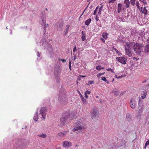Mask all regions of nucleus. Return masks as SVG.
Segmentation results:
<instances>
[{"instance_id": "28", "label": "nucleus", "mask_w": 149, "mask_h": 149, "mask_svg": "<svg viewBox=\"0 0 149 149\" xmlns=\"http://www.w3.org/2000/svg\"><path fill=\"white\" fill-rule=\"evenodd\" d=\"M55 74H56V73L57 72V73H58L60 71V70L58 68H56L55 69Z\"/></svg>"}, {"instance_id": "41", "label": "nucleus", "mask_w": 149, "mask_h": 149, "mask_svg": "<svg viewBox=\"0 0 149 149\" xmlns=\"http://www.w3.org/2000/svg\"><path fill=\"white\" fill-rule=\"evenodd\" d=\"M69 68L70 69V70H71V61L70 60L69 61Z\"/></svg>"}, {"instance_id": "24", "label": "nucleus", "mask_w": 149, "mask_h": 149, "mask_svg": "<svg viewBox=\"0 0 149 149\" xmlns=\"http://www.w3.org/2000/svg\"><path fill=\"white\" fill-rule=\"evenodd\" d=\"M108 34L107 33H102V36L103 38L106 40L107 38Z\"/></svg>"}, {"instance_id": "10", "label": "nucleus", "mask_w": 149, "mask_h": 149, "mask_svg": "<svg viewBox=\"0 0 149 149\" xmlns=\"http://www.w3.org/2000/svg\"><path fill=\"white\" fill-rule=\"evenodd\" d=\"M124 3L125 4L124 6L126 8H127L129 7L130 3L129 0H124Z\"/></svg>"}, {"instance_id": "12", "label": "nucleus", "mask_w": 149, "mask_h": 149, "mask_svg": "<svg viewBox=\"0 0 149 149\" xmlns=\"http://www.w3.org/2000/svg\"><path fill=\"white\" fill-rule=\"evenodd\" d=\"M68 131H65L63 132H61L59 133L58 134V136L61 137H63L66 135Z\"/></svg>"}, {"instance_id": "53", "label": "nucleus", "mask_w": 149, "mask_h": 149, "mask_svg": "<svg viewBox=\"0 0 149 149\" xmlns=\"http://www.w3.org/2000/svg\"><path fill=\"white\" fill-rule=\"evenodd\" d=\"M80 97L81 98V100L84 99V97H83L82 95H81V96H80Z\"/></svg>"}, {"instance_id": "54", "label": "nucleus", "mask_w": 149, "mask_h": 149, "mask_svg": "<svg viewBox=\"0 0 149 149\" xmlns=\"http://www.w3.org/2000/svg\"><path fill=\"white\" fill-rule=\"evenodd\" d=\"M100 39H101V40H102L103 42L104 43V42H105V40H104V39H103V38H100Z\"/></svg>"}, {"instance_id": "20", "label": "nucleus", "mask_w": 149, "mask_h": 149, "mask_svg": "<svg viewBox=\"0 0 149 149\" xmlns=\"http://www.w3.org/2000/svg\"><path fill=\"white\" fill-rule=\"evenodd\" d=\"M126 117L127 119L129 121H130L131 120V115L129 113H127L126 115Z\"/></svg>"}, {"instance_id": "11", "label": "nucleus", "mask_w": 149, "mask_h": 149, "mask_svg": "<svg viewBox=\"0 0 149 149\" xmlns=\"http://www.w3.org/2000/svg\"><path fill=\"white\" fill-rule=\"evenodd\" d=\"M98 113V111L97 110L93 109L91 113V114L92 117H95L97 116Z\"/></svg>"}, {"instance_id": "32", "label": "nucleus", "mask_w": 149, "mask_h": 149, "mask_svg": "<svg viewBox=\"0 0 149 149\" xmlns=\"http://www.w3.org/2000/svg\"><path fill=\"white\" fill-rule=\"evenodd\" d=\"M140 1L142 2L144 5L146 4L147 3L146 0H139Z\"/></svg>"}, {"instance_id": "62", "label": "nucleus", "mask_w": 149, "mask_h": 149, "mask_svg": "<svg viewBox=\"0 0 149 149\" xmlns=\"http://www.w3.org/2000/svg\"><path fill=\"white\" fill-rule=\"evenodd\" d=\"M79 95H80V96H81V95H82V94L80 93H79Z\"/></svg>"}, {"instance_id": "37", "label": "nucleus", "mask_w": 149, "mask_h": 149, "mask_svg": "<svg viewBox=\"0 0 149 149\" xmlns=\"http://www.w3.org/2000/svg\"><path fill=\"white\" fill-rule=\"evenodd\" d=\"M115 76L116 78L117 79H121V78H123V77H124V76L123 75H122L120 76H119L118 77H117V75H116Z\"/></svg>"}, {"instance_id": "2", "label": "nucleus", "mask_w": 149, "mask_h": 149, "mask_svg": "<svg viewBox=\"0 0 149 149\" xmlns=\"http://www.w3.org/2000/svg\"><path fill=\"white\" fill-rule=\"evenodd\" d=\"M70 115V112L68 111L65 112L63 114L62 117L60 118L61 124L60 125V126H61L65 124L66 120Z\"/></svg>"}, {"instance_id": "46", "label": "nucleus", "mask_w": 149, "mask_h": 149, "mask_svg": "<svg viewBox=\"0 0 149 149\" xmlns=\"http://www.w3.org/2000/svg\"><path fill=\"white\" fill-rule=\"evenodd\" d=\"M73 51L74 52H75L77 51V49L76 47H74L73 49Z\"/></svg>"}, {"instance_id": "43", "label": "nucleus", "mask_w": 149, "mask_h": 149, "mask_svg": "<svg viewBox=\"0 0 149 149\" xmlns=\"http://www.w3.org/2000/svg\"><path fill=\"white\" fill-rule=\"evenodd\" d=\"M116 0H111L109 1V3H113Z\"/></svg>"}, {"instance_id": "50", "label": "nucleus", "mask_w": 149, "mask_h": 149, "mask_svg": "<svg viewBox=\"0 0 149 149\" xmlns=\"http://www.w3.org/2000/svg\"><path fill=\"white\" fill-rule=\"evenodd\" d=\"M84 95H85V98L86 99H88V96L87 95V94L84 93Z\"/></svg>"}, {"instance_id": "1", "label": "nucleus", "mask_w": 149, "mask_h": 149, "mask_svg": "<svg viewBox=\"0 0 149 149\" xmlns=\"http://www.w3.org/2000/svg\"><path fill=\"white\" fill-rule=\"evenodd\" d=\"M143 46L141 44L136 43L134 45V50L136 53L140 55L143 52Z\"/></svg>"}, {"instance_id": "48", "label": "nucleus", "mask_w": 149, "mask_h": 149, "mask_svg": "<svg viewBox=\"0 0 149 149\" xmlns=\"http://www.w3.org/2000/svg\"><path fill=\"white\" fill-rule=\"evenodd\" d=\"M66 29L67 30H68L70 27V25H67L66 26Z\"/></svg>"}, {"instance_id": "55", "label": "nucleus", "mask_w": 149, "mask_h": 149, "mask_svg": "<svg viewBox=\"0 0 149 149\" xmlns=\"http://www.w3.org/2000/svg\"><path fill=\"white\" fill-rule=\"evenodd\" d=\"M102 8H103V6H101V7L99 8V10H102Z\"/></svg>"}, {"instance_id": "23", "label": "nucleus", "mask_w": 149, "mask_h": 149, "mask_svg": "<svg viewBox=\"0 0 149 149\" xmlns=\"http://www.w3.org/2000/svg\"><path fill=\"white\" fill-rule=\"evenodd\" d=\"M38 136L42 138H45L47 137V135L46 134H44L43 133H42L38 135Z\"/></svg>"}, {"instance_id": "26", "label": "nucleus", "mask_w": 149, "mask_h": 149, "mask_svg": "<svg viewBox=\"0 0 149 149\" xmlns=\"http://www.w3.org/2000/svg\"><path fill=\"white\" fill-rule=\"evenodd\" d=\"M136 0H130V3L133 6H134Z\"/></svg>"}, {"instance_id": "9", "label": "nucleus", "mask_w": 149, "mask_h": 149, "mask_svg": "<svg viewBox=\"0 0 149 149\" xmlns=\"http://www.w3.org/2000/svg\"><path fill=\"white\" fill-rule=\"evenodd\" d=\"M85 129V127L84 126H79L77 127H75V128L72 129V131L73 132L75 131H78L79 130H84Z\"/></svg>"}, {"instance_id": "5", "label": "nucleus", "mask_w": 149, "mask_h": 149, "mask_svg": "<svg viewBox=\"0 0 149 149\" xmlns=\"http://www.w3.org/2000/svg\"><path fill=\"white\" fill-rule=\"evenodd\" d=\"M116 59L119 62H120L123 64H126V61L127 60V58L125 57H116Z\"/></svg>"}, {"instance_id": "17", "label": "nucleus", "mask_w": 149, "mask_h": 149, "mask_svg": "<svg viewBox=\"0 0 149 149\" xmlns=\"http://www.w3.org/2000/svg\"><path fill=\"white\" fill-rule=\"evenodd\" d=\"M118 13H119L120 12L122 9V5L120 3H118Z\"/></svg>"}, {"instance_id": "61", "label": "nucleus", "mask_w": 149, "mask_h": 149, "mask_svg": "<svg viewBox=\"0 0 149 149\" xmlns=\"http://www.w3.org/2000/svg\"><path fill=\"white\" fill-rule=\"evenodd\" d=\"M148 43H149V37L148 38Z\"/></svg>"}, {"instance_id": "8", "label": "nucleus", "mask_w": 149, "mask_h": 149, "mask_svg": "<svg viewBox=\"0 0 149 149\" xmlns=\"http://www.w3.org/2000/svg\"><path fill=\"white\" fill-rule=\"evenodd\" d=\"M140 9L142 13L143 14L144 16H146L147 15L148 13V10L146 9L145 6L143 8L142 7H141Z\"/></svg>"}, {"instance_id": "59", "label": "nucleus", "mask_w": 149, "mask_h": 149, "mask_svg": "<svg viewBox=\"0 0 149 149\" xmlns=\"http://www.w3.org/2000/svg\"><path fill=\"white\" fill-rule=\"evenodd\" d=\"M37 53H38V56L39 57V55H40L39 53V52H38Z\"/></svg>"}, {"instance_id": "13", "label": "nucleus", "mask_w": 149, "mask_h": 149, "mask_svg": "<svg viewBox=\"0 0 149 149\" xmlns=\"http://www.w3.org/2000/svg\"><path fill=\"white\" fill-rule=\"evenodd\" d=\"M125 50L126 54L128 55L129 56L131 57L132 56V50L125 49Z\"/></svg>"}, {"instance_id": "40", "label": "nucleus", "mask_w": 149, "mask_h": 149, "mask_svg": "<svg viewBox=\"0 0 149 149\" xmlns=\"http://www.w3.org/2000/svg\"><path fill=\"white\" fill-rule=\"evenodd\" d=\"M91 91H89L88 90L86 91L85 92V94H87V95L88 94L89 95L91 93Z\"/></svg>"}, {"instance_id": "31", "label": "nucleus", "mask_w": 149, "mask_h": 149, "mask_svg": "<svg viewBox=\"0 0 149 149\" xmlns=\"http://www.w3.org/2000/svg\"><path fill=\"white\" fill-rule=\"evenodd\" d=\"M94 84V82L93 81H89L87 84L89 85L91 84Z\"/></svg>"}, {"instance_id": "14", "label": "nucleus", "mask_w": 149, "mask_h": 149, "mask_svg": "<svg viewBox=\"0 0 149 149\" xmlns=\"http://www.w3.org/2000/svg\"><path fill=\"white\" fill-rule=\"evenodd\" d=\"M147 92L146 91H143L141 93V97L142 99L145 98L147 95Z\"/></svg>"}, {"instance_id": "52", "label": "nucleus", "mask_w": 149, "mask_h": 149, "mask_svg": "<svg viewBox=\"0 0 149 149\" xmlns=\"http://www.w3.org/2000/svg\"><path fill=\"white\" fill-rule=\"evenodd\" d=\"M113 50H114L116 52V53L117 54H118V52H119L117 50L116 48H114V49Z\"/></svg>"}, {"instance_id": "19", "label": "nucleus", "mask_w": 149, "mask_h": 149, "mask_svg": "<svg viewBox=\"0 0 149 149\" xmlns=\"http://www.w3.org/2000/svg\"><path fill=\"white\" fill-rule=\"evenodd\" d=\"M148 45H146L145 47L144 50L147 53L149 52V43Z\"/></svg>"}, {"instance_id": "63", "label": "nucleus", "mask_w": 149, "mask_h": 149, "mask_svg": "<svg viewBox=\"0 0 149 149\" xmlns=\"http://www.w3.org/2000/svg\"><path fill=\"white\" fill-rule=\"evenodd\" d=\"M114 79H112V82H113V81H114Z\"/></svg>"}, {"instance_id": "64", "label": "nucleus", "mask_w": 149, "mask_h": 149, "mask_svg": "<svg viewBox=\"0 0 149 149\" xmlns=\"http://www.w3.org/2000/svg\"><path fill=\"white\" fill-rule=\"evenodd\" d=\"M56 149H61V148H56Z\"/></svg>"}, {"instance_id": "25", "label": "nucleus", "mask_w": 149, "mask_h": 149, "mask_svg": "<svg viewBox=\"0 0 149 149\" xmlns=\"http://www.w3.org/2000/svg\"><path fill=\"white\" fill-rule=\"evenodd\" d=\"M135 4L136 5V6H137V8L140 10V9L139 6L140 4L139 1H136L135 2Z\"/></svg>"}, {"instance_id": "21", "label": "nucleus", "mask_w": 149, "mask_h": 149, "mask_svg": "<svg viewBox=\"0 0 149 149\" xmlns=\"http://www.w3.org/2000/svg\"><path fill=\"white\" fill-rule=\"evenodd\" d=\"M91 19L90 18H89L85 21V24L88 26L89 25V24L91 23Z\"/></svg>"}, {"instance_id": "42", "label": "nucleus", "mask_w": 149, "mask_h": 149, "mask_svg": "<svg viewBox=\"0 0 149 149\" xmlns=\"http://www.w3.org/2000/svg\"><path fill=\"white\" fill-rule=\"evenodd\" d=\"M115 95H117L119 93V92L118 91H115L113 92Z\"/></svg>"}, {"instance_id": "18", "label": "nucleus", "mask_w": 149, "mask_h": 149, "mask_svg": "<svg viewBox=\"0 0 149 149\" xmlns=\"http://www.w3.org/2000/svg\"><path fill=\"white\" fill-rule=\"evenodd\" d=\"M119 143L120 146H121L125 145L126 141L125 140L122 139L121 140Z\"/></svg>"}, {"instance_id": "58", "label": "nucleus", "mask_w": 149, "mask_h": 149, "mask_svg": "<svg viewBox=\"0 0 149 149\" xmlns=\"http://www.w3.org/2000/svg\"><path fill=\"white\" fill-rule=\"evenodd\" d=\"M146 81H147L146 80H144L142 81V83H144L146 82Z\"/></svg>"}, {"instance_id": "30", "label": "nucleus", "mask_w": 149, "mask_h": 149, "mask_svg": "<svg viewBox=\"0 0 149 149\" xmlns=\"http://www.w3.org/2000/svg\"><path fill=\"white\" fill-rule=\"evenodd\" d=\"M98 6L95 9L94 11L93 15H96V12H97V10H98Z\"/></svg>"}, {"instance_id": "33", "label": "nucleus", "mask_w": 149, "mask_h": 149, "mask_svg": "<svg viewBox=\"0 0 149 149\" xmlns=\"http://www.w3.org/2000/svg\"><path fill=\"white\" fill-rule=\"evenodd\" d=\"M149 145V140L147 141V142H146V143L145 144V147H144L145 148H146V147Z\"/></svg>"}, {"instance_id": "45", "label": "nucleus", "mask_w": 149, "mask_h": 149, "mask_svg": "<svg viewBox=\"0 0 149 149\" xmlns=\"http://www.w3.org/2000/svg\"><path fill=\"white\" fill-rule=\"evenodd\" d=\"M58 60H61L63 62H66V60L64 59H61L60 58H59Z\"/></svg>"}, {"instance_id": "35", "label": "nucleus", "mask_w": 149, "mask_h": 149, "mask_svg": "<svg viewBox=\"0 0 149 149\" xmlns=\"http://www.w3.org/2000/svg\"><path fill=\"white\" fill-rule=\"evenodd\" d=\"M104 73H105L104 72H103L102 73H99V74H97V77L99 78L101 75L104 74Z\"/></svg>"}, {"instance_id": "38", "label": "nucleus", "mask_w": 149, "mask_h": 149, "mask_svg": "<svg viewBox=\"0 0 149 149\" xmlns=\"http://www.w3.org/2000/svg\"><path fill=\"white\" fill-rule=\"evenodd\" d=\"M101 79L103 81H107L106 78V77H102L101 78Z\"/></svg>"}, {"instance_id": "49", "label": "nucleus", "mask_w": 149, "mask_h": 149, "mask_svg": "<svg viewBox=\"0 0 149 149\" xmlns=\"http://www.w3.org/2000/svg\"><path fill=\"white\" fill-rule=\"evenodd\" d=\"M141 99L140 98L139 99V103H138V105L139 106L140 104V102H141Z\"/></svg>"}, {"instance_id": "51", "label": "nucleus", "mask_w": 149, "mask_h": 149, "mask_svg": "<svg viewBox=\"0 0 149 149\" xmlns=\"http://www.w3.org/2000/svg\"><path fill=\"white\" fill-rule=\"evenodd\" d=\"M97 16H98L97 15V14L96 15V17H95V19H96V21H98L99 20V19H98Z\"/></svg>"}, {"instance_id": "7", "label": "nucleus", "mask_w": 149, "mask_h": 149, "mask_svg": "<svg viewBox=\"0 0 149 149\" xmlns=\"http://www.w3.org/2000/svg\"><path fill=\"white\" fill-rule=\"evenodd\" d=\"M72 143L67 141H64L63 143V146L64 148H68L72 146Z\"/></svg>"}, {"instance_id": "34", "label": "nucleus", "mask_w": 149, "mask_h": 149, "mask_svg": "<svg viewBox=\"0 0 149 149\" xmlns=\"http://www.w3.org/2000/svg\"><path fill=\"white\" fill-rule=\"evenodd\" d=\"M106 70L108 71H110L111 72H112L114 73V71L112 69H111V68H108V69H107Z\"/></svg>"}, {"instance_id": "6", "label": "nucleus", "mask_w": 149, "mask_h": 149, "mask_svg": "<svg viewBox=\"0 0 149 149\" xmlns=\"http://www.w3.org/2000/svg\"><path fill=\"white\" fill-rule=\"evenodd\" d=\"M130 106L132 109H134L135 107L136 104L135 101L134 99L133 98L131 99L130 103Z\"/></svg>"}, {"instance_id": "36", "label": "nucleus", "mask_w": 149, "mask_h": 149, "mask_svg": "<svg viewBox=\"0 0 149 149\" xmlns=\"http://www.w3.org/2000/svg\"><path fill=\"white\" fill-rule=\"evenodd\" d=\"M37 113L36 114V116H37V117L36 118H35V116L33 117V118L34 119V120L35 121H37L38 120V116L37 115Z\"/></svg>"}, {"instance_id": "16", "label": "nucleus", "mask_w": 149, "mask_h": 149, "mask_svg": "<svg viewBox=\"0 0 149 149\" xmlns=\"http://www.w3.org/2000/svg\"><path fill=\"white\" fill-rule=\"evenodd\" d=\"M81 33H82V34H81L82 36L81 37V39L82 41H84L86 39V34L84 33V31H82L81 32Z\"/></svg>"}, {"instance_id": "22", "label": "nucleus", "mask_w": 149, "mask_h": 149, "mask_svg": "<svg viewBox=\"0 0 149 149\" xmlns=\"http://www.w3.org/2000/svg\"><path fill=\"white\" fill-rule=\"evenodd\" d=\"M63 26V22L62 21H61V22H58V26L60 28L62 29Z\"/></svg>"}, {"instance_id": "39", "label": "nucleus", "mask_w": 149, "mask_h": 149, "mask_svg": "<svg viewBox=\"0 0 149 149\" xmlns=\"http://www.w3.org/2000/svg\"><path fill=\"white\" fill-rule=\"evenodd\" d=\"M143 109L142 108V107H141V108L139 109V110L138 111V113H142V111Z\"/></svg>"}, {"instance_id": "47", "label": "nucleus", "mask_w": 149, "mask_h": 149, "mask_svg": "<svg viewBox=\"0 0 149 149\" xmlns=\"http://www.w3.org/2000/svg\"><path fill=\"white\" fill-rule=\"evenodd\" d=\"M45 24V26H44V29L45 30L46 27H47L49 25H48V24Z\"/></svg>"}, {"instance_id": "57", "label": "nucleus", "mask_w": 149, "mask_h": 149, "mask_svg": "<svg viewBox=\"0 0 149 149\" xmlns=\"http://www.w3.org/2000/svg\"><path fill=\"white\" fill-rule=\"evenodd\" d=\"M68 30H66V31L65 33V35H66L68 33Z\"/></svg>"}, {"instance_id": "4", "label": "nucleus", "mask_w": 149, "mask_h": 149, "mask_svg": "<svg viewBox=\"0 0 149 149\" xmlns=\"http://www.w3.org/2000/svg\"><path fill=\"white\" fill-rule=\"evenodd\" d=\"M47 111L45 107H43L41 108L40 110V113L42 116V118L45 120Z\"/></svg>"}, {"instance_id": "15", "label": "nucleus", "mask_w": 149, "mask_h": 149, "mask_svg": "<svg viewBox=\"0 0 149 149\" xmlns=\"http://www.w3.org/2000/svg\"><path fill=\"white\" fill-rule=\"evenodd\" d=\"M46 22L45 17H44L41 18V19L40 21V24L42 25L45 24Z\"/></svg>"}, {"instance_id": "56", "label": "nucleus", "mask_w": 149, "mask_h": 149, "mask_svg": "<svg viewBox=\"0 0 149 149\" xmlns=\"http://www.w3.org/2000/svg\"><path fill=\"white\" fill-rule=\"evenodd\" d=\"M102 8H103V6H101V7L99 8V10H102Z\"/></svg>"}, {"instance_id": "27", "label": "nucleus", "mask_w": 149, "mask_h": 149, "mask_svg": "<svg viewBox=\"0 0 149 149\" xmlns=\"http://www.w3.org/2000/svg\"><path fill=\"white\" fill-rule=\"evenodd\" d=\"M104 68V67H101L100 65H98L96 67V69L98 70H100L102 69H103Z\"/></svg>"}, {"instance_id": "44", "label": "nucleus", "mask_w": 149, "mask_h": 149, "mask_svg": "<svg viewBox=\"0 0 149 149\" xmlns=\"http://www.w3.org/2000/svg\"><path fill=\"white\" fill-rule=\"evenodd\" d=\"M102 10H99L98 12V15L99 16L102 13H101Z\"/></svg>"}, {"instance_id": "29", "label": "nucleus", "mask_w": 149, "mask_h": 149, "mask_svg": "<svg viewBox=\"0 0 149 149\" xmlns=\"http://www.w3.org/2000/svg\"><path fill=\"white\" fill-rule=\"evenodd\" d=\"M83 104H86L87 103V101L85 98L81 100Z\"/></svg>"}, {"instance_id": "3", "label": "nucleus", "mask_w": 149, "mask_h": 149, "mask_svg": "<svg viewBox=\"0 0 149 149\" xmlns=\"http://www.w3.org/2000/svg\"><path fill=\"white\" fill-rule=\"evenodd\" d=\"M135 45V43L133 42H127L125 45V49L132 50V48H134V45Z\"/></svg>"}, {"instance_id": "60", "label": "nucleus", "mask_w": 149, "mask_h": 149, "mask_svg": "<svg viewBox=\"0 0 149 149\" xmlns=\"http://www.w3.org/2000/svg\"><path fill=\"white\" fill-rule=\"evenodd\" d=\"M81 77H86V76H83V75H82V76H80Z\"/></svg>"}]
</instances>
